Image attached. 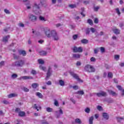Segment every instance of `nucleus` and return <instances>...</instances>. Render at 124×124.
I'll use <instances>...</instances> for the list:
<instances>
[{"label":"nucleus","instance_id":"obj_39","mask_svg":"<svg viewBox=\"0 0 124 124\" xmlns=\"http://www.w3.org/2000/svg\"><path fill=\"white\" fill-rule=\"evenodd\" d=\"M115 10H116L117 14H118L119 16H120V15H121V12H120V9H119V8H117L115 9Z\"/></svg>","mask_w":124,"mask_h":124},{"label":"nucleus","instance_id":"obj_19","mask_svg":"<svg viewBox=\"0 0 124 124\" xmlns=\"http://www.w3.org/2000/svg\"><path fill=\"white\" fill-rule=\"evenodd\" d=\"M89 124H93V116H91L89 118Z\"/></svg>","mask_w":124,"mask_h":124},{"label":"nucleus","instance_id":"obj_13","mask_svg":"<svg viewBox=\"0 0 124 124\" xmlns=\"http://www.w3.org/2000/svg\"><path fill=\"white\" fill-rule=\"evenodd\" d=\"M10 38V36H9V35H7V36L3 37V39H2L3 42L6 43V42H8V39H9Z\"/></svg>","mask_w":124,"mask_h":124},{"label":"nucleus","instance_id":"obj_20","mask_svg":"<svg viewBox=\"0 0 124 124\" xmlns=\"http://www.w3.org/2000/svg\"><path fill=\"white\" fill-rule=\"evenodd\" d=\"M81 42L83 44H88L89 41L86 39H83L81 40Z\"/></svg>","mask_w":124,"mask_h":124},{"label":"nucleus","instance_id":"obj_42","mask_svg":"<svg viewBox=\"0 0 124 124\" xmlns=\"http://www.w3.org/2000/svg\"><path fill=\"white\" fill-rule=\"evenodd\" d=\"M31 73L33 75H36V74H37V73L36 72V71H35L34 70H32L31 71Z\"/></svg>","mask_w":124,"mask_h":124},{"label":"nucleus","instance_id":"obj_36","mask_svg":"<svg viewBox=\"0 0 124 124\" xmlns=\"http://www.w3.org/2000/svg\"><path fill=\"white\" fill-rule=\"evenodd\" d=\"M75 123L77 124H81V120L79 118H77L75 119Z\"/></svg>","mask_w":124,"mask_h":124},{"label":"nucleus","instance_id":"obj_59","mask_svg":"<svg viewBox=\"0 0 124 124\" xmlns=\"http://www.w3.org/2000/svg\"><path fill=\"white\" fill-rule=\"evenodd\" d=\"M99 9V7L98 6L94 7V11H98Z\"/></svg>","mask_w":124,"mask_h":124},{"label":"nucleus","instance_id":"obj_40","mask_svg":"<svg viewBox=\"0 0 124 124\" xmlns=\"http://www.w3.org/2000/svg\"><path fill=\"white\" fill-rule=\"evenodd\" d=\"M16 113H19V112H21V109L19 108H16L15 109Z\"/></svg>","mask_w":124,"mask_h":124},{"label":"nucleus","instance_id":"obj_47","mask_svg":"<svg viewBox=\"0 0 124 124\" xmlns=\"http://www.w3.org/2000/svg\"><path fill=\"white\" fill-rule=\"evenodd\" d=\"M4 11L5 12V13H6V14H10V12L9 11V10L5 9L4 10Z\"/></svg>","mask_w":124,"mask_h":124},{"label":"nucleus","instance_id":"obj_50","mask_svg":"<svg viewBox=\"0 0 124 124\" xmlns=\"http://www.w3.org/2000/svg\"><path fill=\"white\" fill-rule=\"evenodd\" d=\"M23 91H24L26 93H28V92H30V90L26 87H24Z\"/></svg>","mask_w":124,"mask_h":124},{"label":"nucleus","instance_id":"obj_44","mask_svg":"<svg viewBox=\"0 0 124 124\" xmlns=\"http://www.w3.org/2000/svg\"><path fill=\"white\" fill-rule=\"evenodd\" d=\"M77 38H78V35L75 34L73 36V39H74V40H76Z\"/></svg>","mask_w":124,"mask_h":124},{"label":"nucleus","instance_id":"obj_49","mask_svg":"<svg viewBox=\"0 0 124 124\" xmlns=\"http://www.w3.org/2000/svg\"><path fill=\"white\" fill-rule=\"evenodd\" d=\"M2 103H3V104H6V105L9 104V102L7 101V100H4L2 101Z\"/></svg>","mask_w":124,"mask_h":124},{"label":"nucleus","instance_id":"obj_34","mask_svg":"<svg viewBox=\"0 0 124 124\" xmlns=\"http://www.w3.org/2000/svg\"><path fill=\"white\" fill-rule=\"evenodd\" d=\"M100 51L102 53H105V48L104 47H100Z\"/></svg>","mask_w":124,"mask_h":124},{"label":"nucleus","instance_id":"obj_53","mask_svg":"<svg viewBox=\"0 0 124 124\" xmlns=\"http://www.w3.org/2000/svg\"><path fill=\"white\" fill-rule=\"evenodd\" d=\"M94 23L95 24H98V18H94Z\"/></svg>","mask_w":124,"mask_h":124},{"label":"nucleus","instance_id":"obj_5","mask_svg":"<svg viewBox=\"0 0 124 124\" xmlns=\"http://www.w3.org/2000/svg\"><path fill=\"white\" fill-rule=\"evenodd\" d=\"M70 74L71 75V76H73V77L75 78V79H76L78 82L83 83V80L79 78V76H78V75L75 74V73H74V72L72 71L70 72Z\"/></svg>","mask_w":124,"mask_h":124},{"label":"nucleus","instance_id":"obj_32","mask_svg":"<svg viewBox=\"0 0 124 124\" xmlns=\"http://www.w3.org/2000/svg\"><path fill=\"white\" fill-rule=\"evenodd\" d=\"M38 62L39 64H44L45 62H44V61H43L42 59H38Z\"/></svg>","mask_w":124,"mask_h":124},{"label":"nucleus","instance_id":"obj_9","mask_svg":"<svg viewBox=\"0 0 124 124\" xmlns=\"http://www.w3.org/2000/svg\"><path fill=\"white\" fill-rule=\"evenodd\" d=\"M63 114V112L62 111V109H60L59 111H55V116L57 119H59V118L61 117V115H62Z\"/></svg>","mask_w":124,"mask_h":124},{"label":"nucleus","instance_id":"obj_6","mask_svg":"<svg viewBox=\"0 0 124 124\" xmlns=\"http://www.w3.org/2000/svg\"><path fill=\"white\" fill-rule=\"evenodd\" d=\"M95 94H96L98 97H105L106 96H107V93L104 91H101L99 93H95Z\"/></svg>","mask_w":124,"mask_h":124},{"label":"nucleus","instance_id":"obj_46","mask_svg":"<svg viewBox=\"0 0 124 124\" xmlns=\"http://www.w3.org/2000/svg\"><path fill=\"white\" fill-rule=\"evenodd\" d=\"M46 111L48 112H52V111H53V109L51 108H46Z\"/></svg>","mask_w":124,"mask_h":124},{"label":"nucleus","instance_id":"obj_58","mask_svg":"<svg viewBox=\"0 0 124 124\" xmlns=\"http://www.w3.org/2000/svg\"><path fill=\"white\" fill-rule=\"evenodd\" d=\"M92 32H93H93H94V31H95V29H94V28L91 27L90 29Z\"/></svg>","mask_w":124,"mask_h":124},{"label":"nucleus","instance_id":"obj_54","mask_svg":"<svg viewBox=\"0 0 124 124\" xmlns=\"http://www.w3.org/2000/svg\"><path fill=\"white\" fill-rule=\"evenodd\" d=\"M98 53V48H94V54H97Z\"/></svg>","mask_w":124,"mask_h":124},{"label":"nucleus","instance_id":"obj_30","mask_svg":"<svg viewBox=\"0 0 124 124\" xmlns=\"http://www.w3.org/2000/svg\"><path fill=\"white\" fill-rule=\"evenodd\" d=\"M39 68L41 70H43V71H46V67L43 66L42 65L39 66Z\"/></svg>","mask_w":124,"mask_h":124},{"label":"nucleus","instance_id":"obj_3","mask_svg":"<svg viewBox=\"0 0 124 124\" xmlns=\"http://www.w3.org/2000/svg\"><path fill=\"white\" fill-rule=\"evenodd\" d=\"M24 64H25V62L22 60H20L12 63L13 66H16V67H22Z\"/></svg>","mask_w":124,"mask_h":124},{"label":"nucleus","instance_id":"obj_2","mask_svg":"<svg viewBox=\"0 0 124 124\" xmlns=\"http://www.w3.org/2000/svg\"><path fill=\"white\" fill-rule=\"evenodd\" d=\"M32 11L36 14V15H39L41 14L42 12L40 9V3H34L32 6Z\"/></svg>","mask_w":124,"mask_h":124},{"label":"nucleus","instance_id":"obj_51","mask_svg":"<svg viewBox=\"0 0 124 124\" xmlns=\"http://www.w3.org/2000/svg\"><path fill=\"white\" fill-rule=\"evenodd\" d=\"M74 90H78L79 89V87L77 85H75L72 87Z\"/></svg>","mask_w":124,"mask_h":124},{"label":"nucleus","instance_id":"obj_18","mask_svg":"<svg viewBox=\"0 0 124 124\" xmlns=\"http://www.w3.org/2000/svg\"><path fill=\"white\" fill-rule=\"evenodd\" d=\"M81 55L78 54H73V58L75 59H80Z\"/></svg>","mask_w":124,"mask_h":124},{"label":"nucleus","instance_id":"obj_41","mask_svg":"<svg viewBox=\"0 0 124 124\" xmlns=\"http://www.w3.org/2000/svg\"><path fill=\"white\" fill-rule=\"evenodd\" d=\"M17 77H18V75H17V74H13L12 75V78H13V79H15V78H17Z\"/></svg>","mask_w":124,"mask_h":124},{"label":"nucleus","instance_id":"obj_29","mask_svg":"<svg viewBox=\"0 0 124 124\" xmlns=\"http://www.w3.org/2000/svg\"><path fill=\"white\" fill-rule=\"evenodd\" d=\"M87 23L89 24V25H90L91 26H93V20L91 19H88Z\"/></svg>","mask_w":124,"mask_h":124},{"label":"nucleus","instance_id":"obj_17","mask_svg":"<svg viewBox=\"0 0 124 124\" xmlns=\"http://www.w3.org/2000/svg\"><path fill=\"white\" fill-rule=\"evenodd\" d=\"M18 116L19 117H24V116H26V112L24 111H19L18 112Z\"/></svg>","mask_w":124,"mask_h":124},{"label":"nucleus","instance_id":"obj_16","mask_svg":"<svg viewBox=\"0 0 124 124\" xmlns=\"http://www.w3.org/2000/svg\"><path fill=\"white\" fill-rule=\"evenodd\" d=\"M108 93L109 94H111V95H112L113 96L117 95V93H116L114 91L112 90H108Z\"/></svg>","mask_w":124,"mask_h":124},{"label":"nucleus","instance_id":"obj_24","mask_svg":"<svg viewBox=\"0 0 124 124\" xmlns=\"http://www.w3.org/2000/svg\"><path fill=\"white\" fill-rule=\"evenodd\" d=\"M40 56H46L47 55V52L45 51H42L39 52Z\"/></svg>","mask_w":124,"mask_h":124},{"label":"nucleus","instance_id":"obj_52","mask_svg":"<svg viewBox=\"0 0 124 124\" xmlns=\"http://www.w3.org/2000/svg\"><path fill=\"white\" fill-rule=\"evenodd\" d=\"M97 110H98L99 111H101V110H102V107L100 106H98L97 107Z\"/></svg>","mask_w":124,"mask_h":124},{"label":"nucleus","instance_id":"obj_15","mask_svg":"<svg viewBox=\"0 0 124 124\" xmlns=\"http://www.w3.org/2000/svg\"><path fill=\"white\" fill-rule=\"evenodd\" d=\"M103 117L105 120H108L109 119V115H108V113L106 112L103 113Z\"/></svg>","mask_w":124,"mask_h":124},{"label":"nucleus","instance_id":"obj_28","mask_svg":"<svg viewBox=\"0 0 124 124\" xmlns=\"http://www.w3.org/2000/svg\"><path fill=\"white\" fill-rule=\"evenodd\" d=\"M108 78L112 79L113 78V73L112 72H108Z\"/></svg>","mask_w":124,"mask_h":124},{"label":"nucleus","instance_id":"obj_22","mask_svg":"<svg viewBox=\"0 0 124 124\" xmlns=\"http://www.w3.org/2000/svg\"><path fill=\"white\" fill-rule=\"evenodd\" d=\"M15 96H17V94L15 93H11L8 95V97L9 98H11L12 97H15Z\"/></svg>","mask_w":124,"mask_h":124},{"label":"nucleus","instance_id":"obj_26","mask_svg":"<svg viewBox=\"0 0 124 124\" xmlns=\"http://www.w3.org/2000/svg\"><path fill=\"white\" fill-rule=\"evenodd\" d=\"M59 83L60 86H64V81L63 80H62V79L59 80Z\"/></svg>","mask_w":124,"mask_h":124},{"label":"nucleus","instance_id":"obj_48","mask_svg":"<svg viewBox=\"0 0 124 124\" xmlns=\"http://www.w3.org/2000/svg\"><path fill=\"white\" fill-rule=\"evenodd\" d=\"M69 6L70 8H75V7H76V5L75 4H70Z\"/></svg>","mask_w":124,"mask_h":124},{"label":"nucleus","instance_id":"obj_23","mask_svg":"<svg viewBox=\"0 0 124 124\" xmlns=\"http://www.w3.org/2000/svg\"><path fill=\"white\" fill-rule=\"evenodd\" d=\"M39 20L40 21H42L43 22H46V21H47V20L45 18V17H43L41 16H39Z\"/></svg>","mask_w":124,"mask_h":124},{"label":"nucleus","instance_id":"obj_61","mask_svg":"<svg viewBox=\"0 0 124 124\" xmlns=\"http://www.w3.org/2000/svg\"><path fill=\"white\" fill-rule=\"evenodd\" d=\"M46 85H47L48 86H50V85H52V82H51V81H47V82H46Z\"/></svg>","mask_w":124,"mask_h":124},{"label":"nucleus","instance_id":"obj_12","mask_svg":"<svg viewBox=\"0 0 124 124\" xmlns=\"http://www.w3.org/2000/svg\"><path fill=\"white\" fill-rule=\"evenodd\" d=\"M18 53L19 55H22L23 57L27 56V52L24 50H18Z\"/></svg>","mask_w":124,"mask_h":124},{"label":"nucleus","instance_id":"obj_8","mask_svg":"<svg viewBox=\"0 0 124 124\" xmlns=\"http://www.w3.org/2000/svg\"><path fill=\"white\" fill-rule=\"evenodd\" d=\"M29 19L31 22H36L37 21V16L31 14L29 15Z\"/></svg>","mask_w":124,"mask_h":124},{"label":"nucleus","instance_id":"obj_7","mask_svg":"<svg viewBox=\"0 0 124 124\" xmlns=\"http://www.w3.org/2000/svg\"><path fill=\"white\" fill-rule=\"evenodd\" d=\"M73 52L74 53H82L83 52V48L81 46L78 47L75 46L73 48Z\"/></svg>","mask_w":124,"mask_h":124},{"label":"nucleus","instance_id":"obj_45","mask_svg":"<svg viewBox=\"0 0 124 124\" xmlns=\"http://www.w3.org/2000/svg\"><path fill=\"white\" fill-rule=\"evenodd\" d=\"M114 58L116 61H118V60H120V55H115L114 56Z\"/></svg>","mask_w":124,"mask_h":124},{"label":"nucleus","instance_id":"obj_55","mask_svg":"<svg viewBox=\"0 0 124 124\" xmlns=\"http://www.w3.org/2000/svg\"><path fill=\"white\" fill-rule=\"evenodd\" d=\"M54 105H55V106H59V102H58V101L57 100H55V102H54Z\"/></svg>","mask_w":124,"mask_h":124},{"label":"nucleus","instance_id":"obj_56","mask_svg":"<svg viewBox=\"0 0 124 124\" xmlns=\"http://www.w3.org/2000/svg\"><path fill=\"white\" fill-rule=\"evenodd\" d=\"M96 60L95 59V58L94 57H92L91 59H90V61L91 62H95Z\"/></svg>","mask_w":124,"mask_h":124},{"label":"nucleus","instance_id":"obj_31","mask_svg":"<svg viewBox=\"0 0 124 124\" xmlns=\"http://www.w3.org/2000/svg\"><path fill=\"white\" fill-rule=\"evenodd\" d=\"M37 96H38L39 98H42L43 97V95H42V94L39 92H38L36 93Z\"/></svg>","mask_w":124,"mask_h":124},{"label":"nucleus","instance_id":"obj_62","mask_svg":"<svg viewBox=\"0 0 124 124\" xmlns=\"http://www.w3.org/2000/svg\"><path fill=\"white\" fill-rule=\"evenodd\" d=\"M4 64V61H1L0 62V66H2Z\"/></svg>","mask_w":124,"mask_h":124},{"label":"nucleus","instance_id":"obj_10","mask_svg":"<svg viewBox=\"0 0 124 124\" xmlns=\"http://www.w3.org/2000/svg\"><path fill=\"white\" fill-rule=\"evenodd\" d=\"M52 72V68L49 67L47 72L46 73V80H48L50 76H51V73Z\"/></svg>","mask_w":124,"mask_h":124},{"label":"nucleus","instance_id":"obj_4","mask_svg":"<svg viewBox=\"0 0 124 124\" xmlns=\"http://www.w3.org/2000/svg\"><path fill=\"white\" fill-rule=\"evenodd\" d=\"M84 69L86 70V71L89 73H93L95 71V69H94V67L91 65L89 64H87L85 66Z\"/></svg>","mask_w":124,"mask_h":124},{"label":"nucleus","instance_id":"obj_60","mask_svg":"<svg viewBox=\"0 0 124 124\" xmlns=\"http://www.w3.org/2000/svg\"><path fill=\"white\" fill-rule=\"evenodd\" d=\"M32 108L33 109H37V108H38V107H37V106L36 105V104H35L32 107Z\"/></svg>","mask_w":124,"mask_h":124},{"label":"nucleus","instance_id":"obj_38","mask_svg":"<svg viewBox=\"0 0 124 124\" xmlns=\"http://www.w3.org/2000/svg\"><path fill=\"white\" fill-rule=\"evenodd\" d=\"M40 3L42 5H44L46 3V0H40Z\"/></svg>","mask_w":124,"mask_h":124},{"label":"nucleus","instance_id":"obj_37","mask_svg":"<svg viewBox=\"0 0 124 124\" xmlns=\"http://www.w3.org/2000/svg\"><path fill=\"white\" fill-rule=\"evenodd\" d=\"M18 26L19 28H24L25 27V24L22 23H18Z\"/></svg>","mask_w":124,"mask_h":124},{"label":"nucleus","instance_id":"obj_14","mask_svg":"<svg viewBox=\"0 0 124 124\" xmlns=\"http://www.w3.org/2000/svg\"><path fill=\"white\" fill-rule=\"evenodd\" d=\"M117 123H121L122 121H124V116L123 117H116Z\"/></svg>","mask_w":124,"mask_h":124},{"label":"nucleus","instance_id":"obj_1","mask_svg":"<svg viewBox=\"0 0 124 124\" xmlns=\"http://www.w3.org/2000/svg\"><path fill=\"white\" fill-rule=\"evenodd\" d=\"M44 31L47 37L48 38L52 37V38L55 41L59 40V35H58V34L57 33V32L55 31L52 30L50 31V29L48 28H44Z\"/></svg>","mask_w":124,"mask_h":124},{"label":"nucleus","instance_id":"obj_11","mask_svg":"<svg viewBox=\"0 0 124 124\" xmlns=\"http://www.w3.org/2000/svg\"><path fill=\"white\" fill-rule=\"evenodd\" d=\"M29 79H33V78L27 76H22L20 78V80H28Z\"/></svg>","mask_w":124,"mask_h":124},{"label":"nucleus","instance_id":"obj_43","mask_svg":"<svg viewBox=\"0 0 124 124\" xmlns=\"http://www.w3.org/2000/svg\"><path fill=\"white\" fill-rule=\"evenodd\" d=\"M86 34H90V28H87L85 30Z\"/></svg>","mask_w":124,"mask_h":124},{"label":"nucleus","instance_id":"obj_63","mask_svg":"<svg viewBox=\"0 0 124 124\" xmlns=\"http://www.w3.org/2000/svg\"><path fill=\"white\" fill-rule=\"evenodd\" d=\"M83 3L84 4H89V3H90V2L89 1H84Z\"/></svg>","mask_w":124,"mask_h":124},{"label":"nucleus","instance_id":"obj_27","mask_svg":"<svg viewBox=\"0 0 124 124\" xmlns=\"http://www.w3.org/2000/svg\"><path fill=\"white\" fill-rule=\"evenodd\" d=\"M13 58L15 60H18V59L20 58V57L18 55H17L15 53L13 54Z\"/></svg>","mask_w":124,"mask_h":124},{"label":"nucleus","instance_id":"obj_25","mask_svg":"<svg viewBox=\"0 0 124 124\" xmlns=\"http://www.w3.org/2000/svg\"><path fill=\"white\" fill-rule=\"evenodd\" d=\"M113 32H114L115 34H120V30L119 29H114L113 30Z\"/></svg>","mask_w":124,"mask_h":124},{"label":"nucleus","instance_id":"obj_35","mask_svg":"<svg viewBox=\"0 0 124 124\" xmlns=\"http://www.w3.org/2000/svg\"><path fill=\"white\" fill-rule=\"evenodd\" d=\"M85 113H87V114H89L90 112H91V108H87L85 109Z\"/></svg>","mask_w":124,"mask_h":124},{"label":"nucleus","instance_id":"obj_64","mask_svg":"<svg viewBox=\"0 0 124 124\" xmlns=\"http://www.w3.org/2000/svg\"><path fill=\"white\" fill-rule=\"evenodd\" d=\"M42 124H49L47 123V122H46V121H42Z\"/></svg>","mask_w":124,"mask_h":124},{"label":"nucleus","instance_id":"obj_57","mask_svg":"<svg viewBox=\"0 0 124 124\" xmlns=\"http://www.w3.org/2000/svg\"><path fill=\"white\" fill-rule=\"evenodd\" d=\"M81 62H80L79 61H78L77 62L76 65L77 66H80L81 65Z\"/></svg>","mask_w":124,"mask_h":124},{"label":"nucleus","instance_id":"obj_21","mask_svg":"<svg viewBox=\"0 0 124 124\" xmlns=\"http://www.w3.org/2000/svg\"><path fill=\"white\" fill-rule=\"evenodd\" d=\"M39 86V85L38 84V83H33L31 85V87L32 88H33V89H36L37 88V87H38Z\"/></svg>","mask_w":124,"mask_h":124},{"label":"nucleus","instance_id":"obj_33","mask_svg":"<svg viewBox=\"0 0 124 124\" xmlns=\"http://www.w3.org/2000/svg\"><path fill=\"white\" fill-rule=\"evenodd\" d=\"M77 94H80L81 95H83L85 93L83 91H79L77 92Z\"/></svg>","mask_w":124,"mask_h":124}]
</instances>
